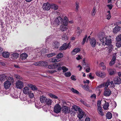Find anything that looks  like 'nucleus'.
Returning <instances> with one entry per match:
<instances>
[{"mask_svg":"<svg viewBox=\"0 0 121 121\" xmlns=\"http://www.w3.org/2000/svg\"><path fill=\"white\" fill-rule=\"evenodd\" d=\"M62 22V19L60 16L56 18L53 22V24L56 26H58L61 24Z\"/></svg>","mask_w":121,"mask_h":121,"instance_id":"1","label":"nucleus"},{"mask_svg":"<svg viewBox=\"0 0 121 121\" xmlns=\"http://www.w3.org/2000/svg\"><path fill=\"white\" fill-rule=\"evenodd\" d=\"M117 53H114L112 54V58L109 63V65L110 66H112L115 63L117 56Z\"/></svg>","mask_w":121,"mask_h":121,"instance_id":"2","label":"nucleus"},{"mask_svg":"<svg viewBox=\"0 0 121 121\" xmlns=\"http://www.w3.org/2000/svg\"><path fill=\"white\" fill-rule=\"evenodd\" d=\"M71 47V45H70V43L67 44L66 43H64L59 48L60 51L63 50H65L67 48H70Z\"/></svg>","mask_w":121,"mask_h":121,"instance_id":"3","label":"nucleus"},{"mask_svg":"<svg viewBox=\"0 0 121 121\" xmlns=\"http://www.w3.org/2000/svg\"><path fill=\"white\" fill-rule=\"evenodd\" d=\"M61 108L59 104L56 105L54 106V111L56 113H59L61 111Z\"/></svg>","mask_w":121,"mask_h":121,"instance_id":"4","label":"nucleus"},{"mask_svg":"<svg viewBox=\"0 0 121 121\" xmlns=\"http://www.w3.org/2000/svg\"><path fill=\"white\" fill-rule=\"evenodd\" d=\"M98 36L101 42H102L103 43H104V39L106 36H105L104 33L103 32L100 33L98 35Z\"/></svg>","mask_w":121,"mask_h":121,"instance_id":"5","label":"nucleus"},{"mask_svg":"<svg viewBox=\"0 0 121 121\" xmlns=\"http://www.w3.org/2000/svg\"><path fill=\"white\" fill-rule=\"evenodd\" d=\"M51 8V5L48 3H46L43 4L42 8L44 10H48Z\"/></svg>","mask_w":121,"mask_h":121,"instance_id":"6","label":"nucleus"},{"mask_svg":"<svg viewBox=\"0 0 121 121\" xmlns=\"http://www.w3.org/2000/svg\"><path fill=\"white\" fill-rule=\"evenodd\" d=\"M90 43L92 47H95L96 45L97 42L95 39L92 38L89 40Z\"/></svg>","mask_w":121,"mask_h":121,"instance_id":"7","label":"nucleus"},{"mask_svg":"<svg viewBox=\"0 0 121 121\" xmlns=\"http://www.w3.org/2000/svg\"><path fill=\"white\" fill-rule=\"evenodd\" d=\"M16 86L17 88L21 89L23 87V83L21 81L18 80L16 83Z\"/></svg>","mask_w":121,"mask_h":121,"instance_id":"8","label":"nucleus"},{"mask_svg":"<svg viewBox=\"0 0 121 121\" xmlns=\"http://www.w3.org/2000/svg\"><path fill=\"white\" fill-rule=\"evenodd\" d=\"M85 114V112L81 109L78 112V117L80 119L82 118Z\"/></svg>","mask_w":121,"mask_h":121,"instance_id":"9","label":"nucleus"},{"mask_svg":"<svg viewBox=\"0 0 121 121\" xmlns=\"http://www.w3.org/2000/svg\"><path fill=\"white\" fill-rule=\"evenodd\" d=\"M62 111L65 113H68L69 112H71V111L68 109V108L66 106H64L62 108Z\"/></svg>","mask_w":121,"mask_h":121,"instance_id":"10","label":"nucleus"},{"mask_svg":"<svg viewBox=\"0 0 121 121\" xmlns=\"http://www.w3.org/2000/svg\"><path fill=\"white\" fill-rule=\"evenodd\" d=\"M105 44L106 45H110L111 43V39L110 38H109L108 37H106L104 39Z\"/></svg>","mask_w":121,"mask_h":121,"instance_id":"11","label":"nucleus"},{"mask_svg":"<svg viewBox=\"0 0 121 121\" xmlns=\"http://www.w3.org/2000/svg\"><path fill=\"white\" fill-rule=\"evenodd\" d=\"M11 85V83L10 81H7L4 83V88L6 89H8L10 87Z\"/></svg>","mask_w":121,"mask_h":121,"instance_id":"12","label":"nucleus"},{"mask_svg":"<svg viewBox=\"0 0 121 121\" xmlns=\"http://www.w3.org/2000/svg\"><path fill=\"white\" fill-rule=\"evenodd\" d=\"M19 56V54L17 53L12 54L10 56V58L12 59H15L18 58Z\"/></svg>","mask_w":121,"mask_h":121,"instance_id":"13","label":"nucleus"},{"mask_svg":"<svg viewBox=\"0 0 121 121\" xmlns=\"http://www.w3.org/2000/svg\"><path fill=\"white\" fill-rule=\"evenodd\" d=\"M111 91L109 89L106 90L104 92V95L106 96H109L111 94Z\"/></svg>","mask_w":121,"mask_h":121,"instance_id":"14","label":"nucleus"},{"mask_svg":"<svg viewBox=\"0 0 121 121\" xmlns=\"http://www.w3.org/2000/svg\"><path fill=\"white\" fill-rule=\"evenodd\" d=\"M8 78V77L5 74H2L0 76V81L3 82L7 79Z\"/></svg>","mask_w":121,"mask_h":121,"instance_id":"15","label":"nucleus"},{"mask_svg":"<svg viewBox=\"0 0 121 121\" xmlns=\"http://www.w3.org/2000/svg\"><path fill=\"white\" fill-rule=\"evenodd\" d=\"M28 56V55L26 53H24L20 55V59L21 60H23L26 59Z\"/></svg>","mask_w":121,"mask_h":121,"instance_id":"16","label":"nucleus"},{"mask_svg":"<svg viewBox=\"0 0 121 121\" xmlns=\"http://www.w3.org/2000/svg\"><path fill=\"white\" fill-rule=\"evenodd\" d=\"M115 84H119L121 83V78L119 77L115 78L114 79Z\"/></svg>","mask_w":121,"mask_h":121,"instance_id":"17","label":"nucleus"},{"mask_svg":"<svg viewBox=\"0 0 121 121\" xmlns=\"http://www.w3.org/2000/svg\"><path fill=\"white\" fill-rule=\"evenodd\" d=\"M29 88L26 86L24 87L22 89L23 93L25 94H29Z\"/></svg>","mask_w":121,"mask_h":121,"instance_id":"18","label":"nucleus"},{"mask_svg":"<svg viewBox=\"0 0 121 121\" xmlns=\"http://www.w3.org/2000/svg\"><path fill=\"white\" fill-rule=\"evenodd\" d=\"M28 86L30 88L32 91H36L38 89L35 85L32 84H28Z\"/></svg>","mask_w":121,"mask_h":121,"instance_id":"19","label":"nucleus"},{"mask_svg":"<svg viewBox=\"0 0 121 121\" xmlns=\"http://www.w3.org/2000/svg\"><path fill=\"white\" fill-rule=\"evenodd\" d=\"M68 19L66 17H65L63 20H62V25L67 26L68 24Z\"/></svg>","mask_w":121,"mask_h":121,"instance_id":"20","label":"nucleus"},{"mask_svg":"<svg viewBox=\"0 0 121 121\" xmlns=\"http://www.w3.org/2000/svg\"><path fill=\"white\" fill-rule=\"evenodd\" d=\"M47 99L45 96L43 95L41 96L40 97V101L41 103L45 104Z\"/></svg>","mask_w":121,"mask_h":121,"instance_id":"21","label":"nucleus"},{"mask_svg":"<svg viewBox=\"0 0 121 121\" xmlns=\"http://www.w3.org/2000/svg\"><path fill=\"white\" fill-rule=\"evenodd\" d=\"M67 26L63 25H61L60 26V30L62 32L68 29L67 28L66 26Z\"/></svg>","mask_w":121,"mask_h":121,"instance_id":"22","label":"nucleus"},{"mask_svg":"<svg viewBox=\"0 0 121 121\" xmlns=\"http://www.w3.org/2000/svg\"><path fill=\"white\" fill-rule=\"evenodd\" d=\"M80 51V50L79 48H76L73 50L72 52L71 53L73 55H74Z\"/></svg>","mask_w":121,"mask_h":121,"instance_id":"23","label":"nucleus"},{"mask_svg":"<svg viewBox=\"0 0 121 121\" xmlns=\"http://www.w3.org/2000/svg\"><path fill=\"white\" fill-rule=\"evenodd\" d=\"M107 70L110 75L113 74L115 73L116 72V70H115L112 69L110 68L108 69Z\"/></svg>","mask_w":121,"mask_h":121,"instance_id":"24","label":"nucleus"},{"mask_svg":"<svg viewBox=\"0 0 121 121\" xmlns=\"http://www.w3.org/2000/svg\"><path fill=\"white\" fill-rule=\"evenodd\" d=\"M73 109L72 110V111H73V112L74 111H78V112H79L80 110H81L79 107L76 105H74L73 106Z\"/></svg>","mask_w":121,"mask_h":121,"instance_id":"25","label":"nucleus"},{"mask_svg":"<svg viewBox=\"0 0 121 121\" xmlns=\"http://www.w3.org/2000/svg\"><path fill=\"white\" fill-rule=\"evenodd\" d=\"M40 66H46L48 65V63L46 61H40Z\"/></svg>","mask_w":121,"mask_h":121,"instance_id":"26","label":"nucleus"},{"mask_svg":"<svg viewBox=\"0 0 121 121\" xmlns=\"http://www.w3.org/2000/svg\"><path fill=\"white\" fill-rule=\"evenodd\" d=\"M2 53L3 56L4 57L7 58L9 57V52H3Z\"/></svg>","mask_w":121,"mask_h":121,"instance_id":"27","label":"nucleus"},{"mask_svg":"<svg viewBox=\"0 0 121 121\" xmlns=\"http://www.w3.org/2000/svg\"><path fill=\"white\" fill-rule=\"evenodd\" d=\"M51 8L54 10H57L58 8V6L56 4H51Z\"/></svg>","mask_w":121,"mask_h":121,"instance_id":"28","label":"nucleus"},{"mask_svg":"<svg viewBox=\"0 0 121 121\" xmlns=\"http://www.w3.org/2000/svg\"><path fill=\"white\" fill-rule=\"evenodd\" d=\"M118 26H116L113 29V32L115 33H117L119 30L120 28Z\"/></svg>","mask_w":121,"mask_h":121,"instance_id":"29","label":"nucleus"},{"mask_svg":"<svg viewBox=\"0 0 121 121\" xmlns=\"http://www.w3.org/2000/svg\"><path fill=\"white\" fill-rule=\"evenodd\" d=\"M62 39L63 40H66L68 39V38L66 36V34L64 33L62 36Z\"/></svg>","mask_w":121,"mask_h":121,"instance_id":"30","label":"nucleus"},{"mask_svg":"<svg viewBox=\"0 0 121 121\" xmlns=\"http://www.w3.org/2000/svg\"><path fill=\"white\" fill-rule=\"evenodd\" d=\"M108 45L109 46L107 47H106V48H107L109 53H110L112 51V50L113 49V45Z\"/></svg>","mask_w":121,"mask_h":121,"instance_id":"31","label":"nucleus"},{"mask_svg":"<svg viewBox=\"0 0 121 121\" xmlns=\"http://www.w3.org/2000/svg\"><path fill=\"white\" fill-rule=\"evenodd\" d=\"M109 106V104L108 102H106L103 106V108L104 109L107 110Z\"/></svg>","mask_w":121,"mask_h":121,"instance_id":"32","label":"nucleus"},{"mask_svg":"<svg viewBox=\"0 0 121 121\" xmlns=\"http://www.w3.org/2000/svg\"><path fill=\"white\" fill-rule=\"evenodd\" d=\"M106 117L107 118L110 119L112 117L111 113L109 112H108L106 114Z\"/></svg>","mask_w":121,"mask_h":121,"instance_id":"33","label":"nucleus"},{"mask_svg":"<svg viewBox=\"0 0 121 121\" xmlns=\"http://www.w3.org/2000/svg\"><path fill=\"white\" fill-rule=\"evenodd\" d=\"M96 12V9L95 7H94L91 12V14L93 16H94L95 15Z\"/></svg>","mask_w":121,"mask_h":121,"instance_id":"34","label":"nucleus"},{"mask_svg":"<svg viewBox=\"0 0 121 121\" xmlns=\"http://www.w3.org/2000/svg\"><path fill=\"white\" fill-rule=\"evenodd\" d=\"M52 103V101L51 99H47L45 103L48 105H51Z\"/></svg>","mask_w":121,"mask_h":121,"instance_id":"35","label":"nucleus"},{"mask_svg":"<svg viewBox=\"0 0 121 121\" xmlns=\"http://www.w3.org/2000/svg\"><path fill=\"white\" fill-rule=\"evenodd\" d=\"M56 55V54L55 52H53L51 53L48 54L47 55V56L48 57H50L55 56Z\"/></svg>","mask_w":121,"mask_h":121,"instance_id":"36","label":"nucleus"},{"mask_svg":"<svg viewBox=\"0 0 121 121\" xmlns=\"http://www.w3.org/2000/svg\"><path fill=\"white\" fill-rule=\"evenodd\" d=\"M100 66L102 67V69L103 70H105L106 69V67L104 65V63L103 62L101 63L100 64Z\"/></svg>","mask_w":121,"mask_h":121,"instance_id":"37","label":"nucleus"},{"mask_svg":"<svg viewBox=\"0 0 121 121\" xmlns=\"http://www.w3.org/2000/svg\"><path fill=\"white\" fill-rule=\"evenodd\" d=\"M108 14L107 15V17L106 18L108 20H109L111 17V15L110 12V11H108L107 12Z\"/></svg>","mask_w":121,"mask_h":121,"instance_id":"38","label":"nucleus"},{"mask_svg":"<svg viewBox=\"0 0 121 121\" xmlns=\"http://www.w3.org/2000/svg\"><path fill=\"white\" fill-rule=\"evenodd\" d=\"M116 39L117 41H121V34L116 37Z\"/></svg>","mask_w":121,"mask_h":121,"instance_id":"39","label":"nucleus"},{"mask_svg":"<svg viewBox=\"0 0 121 121\" xmlns=\"http://www.w3.org/2000/svg\"><path fill=\"white\" fill-rule=\"evenodd\" d=\"M82 64L83 65V67H84V68L85 69L86 67H87V66L88 65L87 64H86L85 62V60H83L82 62Z\"/></svg>","mask_w":121,"mask_h":121,"instance_id":"40","label":"nucleus"},{"mask_svg":"<svg viewBox=\"0 0 121 121\" xmlns=\"http://www.w3.org/2000/svg\"><path fill=\"white\" fill-rule=\"evenodd\" d=\"M61 69H62L63 72H65L68 70V69L65 66H62L61 67Z\"/></svg>","mask_w":121,"mask_h":121,"instance_id":"41","label":"nucleus"},{"mask_svg":"<svg viewBox=\"0 0 121 121\" xmlns=\"http://www.w3.org/2000/svg\"><path fill=\"white\" fill-rule=\"evenodd\" d=\"M64 74L66 77H68L71 75V73L70 72H67L65 73Z\"/></svg>","mask_w":121,"mask_h":121,"instance_id":"42","label":"nucleus"},{"mask_svg":"<svg viewBox=\"0 0 121 121\" xmlns=\"http://www.w3.org/2000/svg\"><path fill=\"white\" fill-rule=\"evenodd\" d=\"M58 59H56L55 58H51V61L53 62H58Z\"/></svg>","mask_w":121,"mask_h":121,"instance_id":"43","label":"nucleus"},{"mask_svg":"<svg viewBox=\"0 0 121 121\" xmlns=\"http://www.w3.org/2000/svg\"><path fill=\"white\" fill-rule=\"evenodd\" d=\"M71 91L74 93L77 94H79V92L76 90L74 89L73 88H72L71 89Z\"/></svg>","mask_w":121,"mask_h":121,"instance_id":"44","label":"nucleus"},{"mask_svg":"<svg viewBox=\"0 0 121 121\" xmlns=\"http://www.w3.org/2000/svg\"><path fill=\"white\" fill-rule=\"evenodd\" d=\"M63 56V54L62 53H60L58 54L56 56V58H60Z\"/></svg>","mask_w":121,"mask_h":121,"instance_id":"45","label":"nucleus"},{"mask_svg":"<svg viewBox=\"0 0 121 121\" xmlns=\"http://www.w3.org/2000/svg\"><path fill=\"white\" fill-rule=\"evenodd\" d=\"M110 84V81L109 80H108L106 83H105V87L106 88H107L108 87V86Z\"/></svg>","mask_w":121,"mask_h":121,"instance_id":"46","label":"nucleus"},{"mask_svg":"<svg viewBox=\"0 0 121 121\" xmlns=\"http://www.w3.org/2000/svg\"><path fill=\"white\" fill-rule=\"evenodd\" d=\"M55 69L59 67L61 65V63H56L54 64Z\"/></svg>","mask_w":121,"mask_h":121,"instance_id":"47","label":"nucleus"},{"mask_svg":"<svg viewBox=\"0 0 121 121\" xmlns=\"http://www.w3.org/2000/svg\"><path fill=\"white\" fill-rule=\"evenodd\" d=\"M48 68L49 69H55L54 64H52L48 66Z\"/></svg>","mask_w":121,"mask_h":121,"instance_id":"48","label":"nucleus"},{"mask_svg":"<svg viewBox=\"0 0 121 121\" xmlns=\"http://www.w3.org/2000/svg\"><path fill=\"white\" fill-rule=\"evenodd\" d=\"M87 37V35H86L83 38V41L82 42V43L83 45L86 42Z\"/></svg>","mask_w":121,"mask_h":121,"instance_id":"49","label":"nucleus"},{"mask_svg":"<svg viewBox=\"0 0 121 121\" xmlns=\"http://www.w3.org/2000/svg\"><path fill=\"white\" fill-rule=\"evenodd\" d=\"M80 101L83 104L87 107H88V105L85 102H84L83 100L81 99L80 100Z\"/></svg>","mask_w":121,"mask_h":121,"instance_id":"50","label":"nucleus"},{"mask_svg":"<svg viewBox=\"0 0 121 121\" xmlns=\"http://www.w3.org/2000/svg\"><path fill=\"white\" fill-rule=\"evenodd\" d=\"M105 86V83H104L103 84H101V85L98 86L97 88H101L102 87H104Z\"/></svg>","mask_w":121,"mask_h":121,"instance_id":"51","label":"nucleus"},{"mask_svg":"<svg viewBox=\"0 0 121 121\" xmlns=\"http://www.w3.org/2000/svg\"><path fill=\"white\" fill-rule=\"evenodd\" d=\"M84 89L86 91L89 90V87L88 85H84Z\"/></svg>","mask_w":121,"mask_h":121,"instance_id":"52","label":"nucleus"},{"mask_svg":"<svg viewBox=\"0 0 121 121\" xmlns=\"http://www.w3.org/2000/svg\"><path fill=\"white\" fill-rule=\"evenodd\" d=\"M15 77L17 79H22V78L19 75L16 74L15 75Z\"/></svg>","mask_w":121,"mask_h":121,"instance_id":"53","label":"nucleus"},{"mask_svg":"<svg viewBox=\"0 0 121 121\" xmlns=\"http://www.w3.org/2000/svg\"><path fill=\"white\" fill-rule=\"evenodd\" d=\"M75 6H76V9L78 11L79 8V4L78 3L76 2Z\"/></svg>","mask_w":121,"mask_h":121,"instance_id":"54","label":"nucleus"},{"mask_svg":"<svg viewBox=\"0 0 121 121\" xmlns=\"http://www.w3.org/2000/svg\"><path fill=\"white\" fill-rule=\"evenodd\" d=\"M40 61L35 62L34 63V65L36 66H40Z\"/></svg>","mask_w":121,"mask_h":121,"instance_id":"55","label":"nucleus"},{"mask_svg":"<svg viewBox=\"0 0 121 121\" xmlns=\"http://www.w3.org/2000/svg\"><path fill=\"white\" fill-rule=\"evenodd\" d=\"M71 78L72 80L74 81H75L76 80V79L75 78V76L73 75L71 77Z\"/></svg>","mask_w":121,"mask_h":121,"instance_id":"56","label":"nucleus"},{"mask_svg":"<svg viewBox=\"0 0 121 121\" xmlns=\"http://www.w3.org/2000/svg\"><path fill=\"white\" fill-rule=\"evenodd\" d=\"M107 6L108 8L110 10L112 9V7L113 5L112 4H110L107 5Z\"/></svg>","mask_w":121,"mask_h":121,"instance_id":"57","label":"nucleus"},{"mask_svg":"<svg viewBox=\"0 0 121 121\" xmlns=\"http://www.w3.org/2000/svg\"><path fill=\"white\" fill-rule=\"evenodd\" d=\"M105 76V74L102 73H100V77L102 78H104Z\"/></svg>","mask_w":121,"mask_h":121,"instance_id":"58","label":"nucleus"},{"mask_svg":"<svg viewBox=\"0 0 121 121\" xmlns=\"http://www.w3.org/2000/svg\"><path fill=\"white\" fill-rule=\"evenodd\" d=\"M87 68L86 69V71L87 73H89L90 72V67L88 65L87 66Z\"/></svg>","mask_w":121,"mask_h":121,"instance_id":"59","label":"nucleus"},{"mask_svg":"<svg viewBox=\"0 0 121 121\" xmlns=\"http://www.w3.org/2000/svg\"><path fill=\"white\" fill-rule=\"evenodd\" d=\"M101 103V101L100 100H98V101L97 103V106H98V107H101L100 106Z\"/></svg>","mask_w":121,"mask_h":121,"instance_id":"60","label":"nucleus"},{"mask_svg":"<svg viewBox=\"0 0 121 121\" xmlns=\"http://www.w3.org/2000/svg\"><path fill=\"white\" fill-rule=\"evenodd\" d=\"M98 112L99 114L101 116H103L104 115L103 112L102 111V110L101 111H99Z\"/></svg>","mask_w":121,"mask_h":121,"instance_id":"61","label":"nucleus"},{"mask_svg":"<svg viewBox=\"0 0 121 121\" xmlns=\"http://www.w3.org/2000/svg\"><path fill=\"white\" fill-rule=\"evenodd\" d=\"M89 76L91 79H93L94 78V77L92 76L91 73H89Z\"/></svg>","mask_w":121,"mask_h":121,"instance_id":"62","label":"nucleus"},{"mask_svg":"<svg viewBox=\"0 0 121 121\" xmlns=\"http://www.w3.org/2000/svg\"><path fill=\"white\" fill-rule=\"evenodd\" d=\"M34 96V94L32 93H30L29 95V97L30 98H33Z\"/></svg>","mask_w":121,"mask_h":121,"instance_id":"63","label":"nucleus"},{"mask_svg":"<svg viewBox=\"0 0 121 121\" xmlns=\"http://www.w3.org/2000/svg\"><path fill=\"white\" fill-rule=\"evenodd\" d=\"M76 59L78 60H79L80 59H82L81 57H80V56L79 55H78V57H76Z\"/></svg>","mask_w":121,"mask_h":121,"instance_id":"64","label":"nucleus"}]
</instances>
